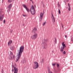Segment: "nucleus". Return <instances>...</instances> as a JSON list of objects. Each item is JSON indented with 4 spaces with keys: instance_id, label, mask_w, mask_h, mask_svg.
<instances>
[{
    "instance_id": "24",
    "label": "nucleus",
    "mask_w": 73,
    "mask_h": 73,
    "mask_svg": "<svg viewBox=\"0 0 73 73\" xmlns=\"http://www.w3.org/2000/svg\"><path fill=\"white\" fill-rule=\"evenodd\" d=\"M22 16H23V17H26L27 15H24V14H23L22 15Z\"/></svg>"
},
{
    "instance_id": "14",
    "label": "nucleus",
    "mask_w": 73,
    "mask_h": 73,
    "mask_svg": "<svg viewBox=\"0 0 73 73\" xmlns=\"http://www.w3.org/2000/svg\"><path fill=\"white\" fill-rule=\"evenodd\" d=\"M51 18L53 22V23H54V22H55V19L54 17V16H53V15L52 14Z\"/></svg>"
},
{
    "instance_id": "4",
    "label": "nucleus",
    "mask_w": 73,
    "mask_h": 73,
    "mask_svg": "<svg viewBox=\"0 0 73 73\" xmlns=\"http://www.w3.org/2000/svg\"><path fill=\"white\" fill-rule=\"evenodd\" d=\"M30 11L31 12V13L32 15H35L36 13V11H35V8H34V7L33 5H32L31 7Z\"/></svg>"
},
{
    "instance_id": "19",
    "label": "nucleus",
    "mask_w": 73,
    "mask_h": 73,
    "mask_svg": "<svg viewBox=\"0 0 73 73\" xmlns=\"http://www.w3.org/2000/svg\"><path fill=\"white\" fill-rule=\"evenodd\" d=\"M35 65H37V66H38V62H34Z\"/></svg>"
},
{
    "instance_id": "38",
    "label": "nucleus",
    "mask_w": 73,
    "mask_h": 73,
    "mask_svg": "<svg viewBox=\"0 0 73 73\" xmlns=\"http://www.w3.org/2000/svg\"><path fill=\"white\" fill-rule=\"evenodd\" d=\"M63 54H64V52H63Z\"/></svg>"
},
{
    "instance_id": "1",
    "label": "nucleus",
    "mask_w": 73,
    "mask_h": 73,
    "mask_svg": "<svg viewBox=\"0 0 73 73\" xmlns=\"http://www.w3.org/2000/svg\"><path fill=\"white\" fill-rule=\"evenodd\" d=\"M24 46H21L19 48V53L17 54V56H16V60H15L16 62H17V61L19 59H20V58L21 56V54L23 52V50H24Z\"/></svg>"
},
{
    "instance_id": "29",
    "label": "nucleus",
    "mask_w": 73,
    "mask_h": 73,
    "mask_svg": "<svg viewBox=\"0 0 73 73\" xmlns=\"http://www.w3.org/2000/svg\"><path fill=\"white\" fill-rule=\"evenodd\" d=\"M57 67L58 68V67H59V64H57Z\"/></svg>"
},
{
    "instance_id": "13",
    "label": "nucleus",
    "mask_w": 73,
    "mask_h": 73,
    "mask_svg": "<svg viewBox=\"0 0 73 73\" xmlns=\"http://www.w3.org/2000/svg\"><path fill=\"white\" fill-rule=\"evenodd\" d=\"M37 31V29L36 28H35L33 30V33L35 34V33H36V32Z\"/></svg>"
},
{
    "instance_id": "28",
    "label": "nucleus",
    "mask_w": 73,
    "mask_h": 73,
    "mask_svg": "<svg viewBox=\"0 0 73 73\" xmlns=\"http://www.w3.org/2000/svg\"><path fill=\"white\" fill-rule=\"evenodd\" d=\"M71 41H72V42H73V38H72L71 39Z\"/></svg>"
},
{
    "instance_id": "8",
    "label": "nucleus",
    "mask_w": 73,
    "mask_h": 73,
    "mask_svg": "<svg viewBox=\"0 0 73 73\" xmlns=\"http://www.w3.org/2000/svg\"><path fill=\"white\" fill-rule=\"evenodd\" d=\"M43 16H44V14H42V13H41L40 14L39 17V20L40 21H41L42 19V18H43Z\"/></svg>"
},
{
    "instance_id": "22",
    "label": "nucleus",
    "mask_w": 73,
    "mask_h": 73,
    "mask_svg": "<svg viewBox=\"0 0 73 73\" xmlns=\"http://www.w3.org/2000/svg\"><path fill=\"white\" fill-rule=\"evenodd\" d=\"M58 5L59 8H60V4H59V2L58 3Z\"/></svg>"
},
{
    "instance_id": "31",
    "label": "nucleus",
    "mask_w": 73,
    "mask_h": 73,
    "mask_svg": "<svg viewBox=\"0 0 73 73\" xmlns=\"http://www.w3.org/2000/svg\"><path fill=\"white\" fill-rule=\"evenodd\" d=\"M25 62H26V60H24L23 61V63H25Z\"/></svg>"
},
{
    "instance_id": "16",
    "label": "nucleus",
    "mask_w": 73,
    "mask_h": 73,
    "mask_svg": "<svg viewBox=\"0 0 73 73\" xmlns=\"http://www.w3.org/2000/svg\"><path fill=\"white\" fill-rule=\"evenodd\" d=\"M38 68V66H37L36 65H34L33 67V68L35 69H37Z\"/></svg>"
},
{
    "instance_id": "32",
    "label": "nucleus",
    "mask_w": 73,
    "mask_h": 73,
    "mask_svg": "<svg viewBox=\"0 0 73 73\" xmlns=\"http://www.w3.org/2000/svg\"><path fill=\"white\" fill-rule=\"evenodd\" d=\"M65 38H66V37H67V36H66V35H65Z\"/></svg>"
},
{
    "instance_id": "36",
    "label": "nucleus",
    "mask_w": 73,
    "mask_h": 73,
    "mask_svg": "<svg viewBox=\"0 0 73 73\" xmlns=\"http://www.w3.org/2000/svg\"><path fill=\"white\" fill-rule=\"evenodd\" d=\"M65 51H64V54H65Z\"/></svg>"
},
{
    "instance_id": "34",
    "label": "nucleus",
    "mask_w": 73,
    "mask_h": 73,
    "mask_svg": "<svg viewBox=\"0 0 73 73\" xmlns=\"http://www.w3.org/2000/svg\"><path fill=\"white\" fill-rule=\"evenodd\" d=\"M14 70V69H13V68H12V72H13V71Z\"/></svg>"
},
{
    "instance_id": "7",
    "label": "nucleus",
    "mask_w": 73,
    "mask_h": 73,
    "mask_svg": "<svg viewBox=\"0 0 73 73\" xmlns=\"http://www.w3.org/2000/svg\"><path fill=\"white\" fill-rule=\"evenodd\" d=\"M3 12H0V20L1 21L4 18V14H3Z\"/></svg>"
},
{
    "instance_id": "18",
    "label": "nucleus",
    "mask_w": 73,
    "mask_h": 73,
    "mask_svg": "<svg viewBox=\"0 0 73 73\" xmlns=\"http://www.w3.org/2000/svg\"><path fill=\"white\" fill-rule=\"evenodd\" d=\"M48 73H53L52 72L50 71V68H49V67H48Z\"/></svg>"
},
{
    "instance_id": "23",
    "label": "nucleus",
    "mask_w": 73,
    "mask_h": 73,
    "mask_svg": "<svg viewBox=\"0 0 73 73\" xmlns=\"http://www.w3.org/2000/svg\"><path fill=\"white\" fill-rule=\"evenodd\" d=\"M46 24V22H44L43 24V26H44V25H45V24Z\"/></svg>"
},
{
    "instance_id": "26",
    "label": "nucleus",
    "mask_w": 73,
    "mask_h": 73,
    "mask_svg": "<svg viewBox=\"0 0 73 73\" xmlns=\"http://www.w3.org/2000/svg\"><path fill=\"white\" fill-rule=\"evenodd\" d=\"M55 43H56V42H57V40H56V39H55Z\"/></svg>"
},
{
    "instance_id": "12",
    "label": "nucleus",
    "mask_w": 73,
    "mask_h": 73,
    "mask_svg": "<svg viewBox=\"0 0 73 73\" xmlns=\"http://www.w3.org/2000/svg\"><path fill=\"white\" fill-rule=\"evenodd\" d=\"M10 48L11 50H13L15 49V47H14V46L13 45H11L10 46Z\"/></svg>"
},
{
    "instance_id": "35",
    "label": "nucleus",
    "mask_w": 73,
    "mask_h": 73,
    "mask_svg": "<svg viewBox=\"0 0 73 73\" xmlns=\"http://www.w3.org/2000/svg\"><path fill=\"white\" fill-rule=\"evenodd\" d=\"M10 32L11 33H12V31L11 30V31H10Z\"/></svg>"
},
{
    "instance_id": "20",
    "label": "nucleus",
    "mask_w": 73,
    "mask_h": 73,
    "mask_svg": "<svg viewBox=\"0 0 73 73\" xmlns=\"http://www.w3.org/2000/svg\"><path fill=\"white\" fill-rule=\"evenodd\" d=\"M69 0H64V2L65 3H68V2H69Z\"/></svg>"
},
{
    "instance_id": "30",
    "label": "nucleus",
    "mask_w": 73,
    "mask_h": 73,
    "mask_svg": "<svg viewBox=\"0 0 73 73\" xmlns=\"http://www.w3.org/2000/svg\"><path fill=\"white\" fill-rule=\"evenodd\" d=\"M55 65H56L55 64H52V65H53V66H55Z\"/></svg>"
},
{
    "instance_id": "15",
    "label": "nucleus",
    "mask_w": 73,
    "mask_h": 73,
    "mask_svg": "<svg viewBox=\"0 0 73 73\" xmlns=\"http://www.w3.org/2000/svg\"><path fill=\"white\" fill-rule=\"evenodd\" d=\"M68 11H70L71 9V7H70V5L69 3L68 4Z\"/></svg>"
},
{
    "instance_id": "33",
    "label": "nucleus",
    "mask_w": 73,
    "mask_h": 73,
    "mask_svg": "<svg viewBox=\"0 0 73 73\" xmlns=\"http://www.w3.org/2000/svg\"><path fill=\"white\" fill-rule=\"evenodd\" d=\"M2 73H3V69H2Z\"/></svg>"
},
{
    "instance_id": "21",
    "label": "nucleus",
    "mask_w": 73,
    "mask_h": 73,
    "mask_svg": "<svg viewBox=\"0 0 73 73\" xmlns=\"http://www.w3.org/2000/svg\"><path fill=\"white\" fill-rule=\"evenodd\" d=\"M12 1V0H8V3H11Z\"/></svg>"
},
{
    "instance_id": "40",
    "label": "nucleus",
    "mask_w": 73,
    "mask_h": 73,
    "mask_svg": "<svg viewBox=\"0 0 73 73\" xmlns=\"http://www.w3.org/2000/svg\"><path fill=\"white\" fill-rule=\"evenodd\" d=\"M30 0V1H32V0Z\"/></svg>"
},
{
    "instance_id": "25",
    "label": "nucleus",
    "mask_w": 73,
    "mask_h": 73,
    "mask_svg": "<svg viewBox=\"0 0 73 73\" xmlns=\"http://www.w3.org/2000/svg\"><path fill=\"white\" fill-rule=\"evenodd\" d=\"M58 13L59 14H60V9H58Z\"/></svg>"
},
{
    "instance_id": "17",
    "label": "nucleus",
    "mask_w": 73,
    "mask_h": 73,
    "mask_svg": "<svg viewBox=\"0 0 73 73\" xmlns=\"http://www.w3.org/2000/svg\"><path fill=\"white\" fill-rule=\"evenodd\" d=\"M12 41L11 40H10L8 42V45H9L10 44H12Z\"/></svg>"
},
{
    "instance_id": "5",
    "label": "nucleus",
    "mask_w": 73,
    "mask_h": 73,
    "mask_svg": "<svg viewBox=\"0 0 73 73\" xmlns=\"http://www.w3.org/2000/svg\"><path fill=\"white\" fill-rule=\"evenodd\" d=\"M12 68H13L14 69V73H18V71H19V69L18 68L14 67V66H12Z\"/></svg>"
},
{
    "instance_id": "37",
    "label": "nucleus",
    "mask_w": 73,
    "mask_h": 73,
    "mask_svg": "<svg viewBox=\"0 0 73 73\" xmlns=\"http://www.w3.org/2000/svg\"><path fill=\"white\" fill-rule=\"evenodd\" d=\"M66 46H65V44H64V48H65Z\"/></svg>"
},
{
    "instance_id": "42",
    "label": "nucleus",
    "mask_w": 73,
    "mask_h": 73,
    "mask_svg": "<svg viewBox=\"0 0 73 73\" xmlns=\"http://www.w3.org/2000/svg\"><path fill=\"white\" fill-rule=\"evenodd\" d=\"M14 1L15 0H13Z\"/></svg>"
},
{
    "instance_id": "10",
    "label": "nucleus",
    "mask_w": 73,
    "mask_h": 73,
    "mask_svg": "<svg viewBox=\"0 0 73 73\" xmlns=\"http://www.w3.org/2000/svg\"><path fill=\"white\" fill-rule=\"evenodd\" d=\"M23 6L25 8V9H26V10L28 12H30V10H29V9H28V7H27V6H26V5H23Z\"/></svg>"
},
{
    "instance_id": "11",
    "label": "nucleus",
    "mask_w": 73,
    "mask_h": 73,
    "mask_svg": "<svg viewBox=\"0 0 73 73\" xmlns=\"http://www.w3.org/2000/svg\"><path fill=\"white\" fill-rule=\"evenodd\" d=\"M62 46L60 48L61 52H63L64 51V42H63L62 43Z\"/></svg>"
},
{
    "instance_id": "9",
    "label": "nucleus",
    "mask_w": 73,
    "mask_h": 73,
    "mask_svg": "<svg viewBox=\"0 0 73 73\" xmlns=\"http://www.w3.org/2000/svg\"><path fill=\"white\" fill-rule=\"evenodd\" d=\"M12 4H10L9 5L8 7H7V9L8 12H9L10 10H11V8L12 7Z\"/></svg>"
},
{
    "instance_id": "39",
    "label": "nucleus",
    "mask_w": 73,
    "mask_h": 73,
    "mask_svg": "<svg viewBox=\"0 0 73 73\" xmlns=\"http://www.w3.org/2000/svg\"><path fill=\"white\" fill-rule=\"evenodd\" d=\"M62 28H63V26H62Z\"/></svg>"
},
{
    "instance_id": "41",
    "label": "nucleus",
    "mask_w": 73,
    "mask_h": 73,
    "mask_svg": "<svg viewBox=\"0 0 73 73\" xmlns=\"http://www.w3.org/2000/svg\"><path fill=\"white\" fill-rule=\"evenodd\" d=\"M2 1H3V0H2Z\"/></svg>"
},
{
    "instance_id": "3",
    "label": "nucleus",
    "mask_w": 73,
    "mask_h": 73,
    "mask_svg": "<svg viewBox=\"0 0 73 73\" xmlns=\"http://www.w3.org/2000/svg\"><path fill=\"white\" fill-rule=\"evenodd\" d=\"M9 59L10 60H13L15 58V56L13 54V53L11 51L9 52Z\"/></svg>"
},
{
    "instance_id": "6",
    "label": "nucleus",
    "mask_w": 73,
    "mask_h": 73,
    "mask_svg": "<svg viewBox=\"0 0 73 73\" xmlns=\"http://www.w3.org/2000/svg\"><path fill=\"white\" fill-rule=\"evenodd\" d=\"M37 34L35 33L31 36V38L32 40H35L37 38Z\"/></svg>"
},
{
    "instance_id": "2",
    "label": "nucleus",
    "mask_w": 73,
    "mask_h": 73,
    "mask_svg": "<svg viewBox=\"0 0 73 73\" xmlns=\"http://www.w3.org/2000/svg\"><path fill=\"white\" fill-rule=\"evenodd\" d=\"M47 40L44 39L43 41V44H42V49H46V42Z\"/></svg>"
},
{
    "instance_id": "27",
    "label": "nucleus",
    "mask_w": 73,
    "mask_h": 73,
    "mask_svg": "<svg viewBox=\"0 0 73 73\" xmlns=\"http://www.w3.org/2000/svg\"><path fill=\"white\" fill-rule=\"evenodd\" d=\"M3 24H5V20H3Z\"/></svg>"
}]
</instances>
